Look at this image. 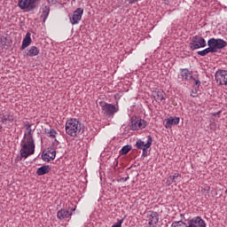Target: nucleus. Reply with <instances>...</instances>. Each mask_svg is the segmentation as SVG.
I'll list each match as a JSON object with an SVG mask.
<instances>
[{"mask_svg":"<svg viewBox=\"0 0 227 227\" xmlns=\"http://www.w3.org/2000/svg\"><path fill=\"white\" fill-rule=\"evenodd\" d=\"M27 132L24 134V137L21 140V149L20 151V160L22 159H27V157L35 154V139L33 138V129H31V124L27 125Z\"/></svg>","mask_w":227,"mask_h":227,"instance_id":"nucleus-1","label":"nucleus"},{"mask_svg":"<svg viewBox=\"0 0 227 227\" xmlns=\"http://www.w3.org/2000/svg\"><path fill=\"white\" fill-rule=\"evenodd\" d=\"M81 129V122L77 119H69L66 121V134L71 136V137H77Z\"/></svg>","mask_w":227,"mask_h":227,"instance_id":"nucleus-2","label":"nucleus"},{"mask_svg":"<svg viewBox=\"0 0 227 227\" xmlns=\"http://www.w3.org/2000/svg\"><path fill=\"white\" fill-rule=\"evenodd\" d=\"M40 0H18V6L23 12H33Z\"/></svg>","mask_w":227,"mask_h":227,"instance_id":"nucleus-3","label":"nucleus"},{"mask_svg":"<svg viewBox=\"0 0 227 227\" xmlns=\"http://www.w3.org/2000/svg\"><path fill=\"white\" fill-rule=\"evenodd\" d=\"M227 43L226 41L218 38H210L207 41V47H210L211 50L213 51V53L217 52V51H221V49H224V47H226Z\"/></svg>","mask_w":227,"mask_h":227,"instance_id":"nucleus-4","label":"nucleus"},{"mask_svg":"<svg viewBox=\"0 0 227 227\" xmlns=\"http://www.w3.org/2000/svg\"><path fill=\"white\" fill-rule=\"evenodd\" d=\"M204 47H207V41L205 40V38L200 35H194L192 38V41L190 43V48L192 51H196L198 49H203Z\"/></svg>","mask_w":227,"mask_h":227,"instance_id":"nucleus-5","label":"nucleus"},{"mask_svg":"<svg viewBox=\"0 0 227 227\" xmlns=\"http://www.w3.org/2000/svg\"><path fill=\"white\" fill-rule=\"evenodd\" d=\"M101 109L104 113V114H106V116H114V114H116V113H118V111H120V108L118 107V106H114L113 104H109V103H103L101 105Z\"/></svg>","mask_w":227,"mask_h":227,"instance_id":"nucleus-6","label":"nucleus"},{"mask_svg":"<svg viewBox=\"0 0 227 227\" xmlns=\"http://www.w3.org/2000/svg\"><path fill=\"white\" fill-rule=\"evenodd\" d=\"M215 79L220 86H227V71L219 69L215 72Z\"/></svg>","mask_w":227,"mask_h":227,"instance_id":"nucleus-7","label":"nucleus"},{"mask_svg":"<svg viewBox=\"0 0 227 227\" xmlns=\"http://www.w3.org/2000/svg\"><path fill=\"white\" fill-rule=\"evenodd\" d=\"M146 125V121L143 119H135L131 121L130 130H141L143 129H145Z\"/></svg>","mask_w":227,"mask_h":227,"instance_id":"nucleus-8","label":"nucleus"},{"mask_svg":"<svg viewBox=\"0 0 227 227\" xmlns=\"http://www.w3.org/2000/svg\"><path fill=\"white\" fill-rule=\"evenodd\" d=\"M82 13H84V9L82 8H77L74 12L73 16L70 18V22L73 26H75V24H79L81 19H82Z\"/></svg>","mask_w":227,"mask_h":227,"instance_id":"nucleus-9","label":"nucleus"},{"mask_svg":"<svg viewBox=\"0 0 227 227\" xmlns=\"http://www.w3.org/2000/svg\"><path fill=\"white\" fill-rule=\"evenodd\" d=\"M153 141V140L152 138V136H148L147 143L143 142V140H137L136 143V146L139 150H143L144 153H146V150L147 148H150V146H152Z\"/></svg>","mask_w":227,"mask_h":227,"instance_id":"nucleus-10","label":"nucleus"},{"mask_svg":"<svg viewBox=\"0 0 227 227\" xmlns=\"http://www.w3.org/2000/svg\"><path fill=\"white\" fill-rule=\"evenodd\" d=\"M187 227H207V223L201 217L195 216L188 222Z\"/></svg>","mask_w":227,"mask_h":227,"instance_id":"nucleus-11","label":"nucleus"},{"mask_svg":"<svg viewBox=\"0 0 227 227\" xmlns=\"http://www.w3.org/2000/svg\"><path fill=\"white\" fill-rule=\"evenodd\" d=\"M164 90L160 89H156L153 91V97L156 102H162V100H166Z\"/></svg>","mask_w":227,"mask_h":227,"instance_id":"nucleus-12","label":"nucleus"},{"mask_svg":"<svg viewBox=\"0 0 227 227\" xmlns=\"http://www.w3.org/2000/svg\"><path fill=\"white\" fill-rule=\"evenodd\" d=\"M42 159L44 162H51V160H54V159H56V151H47L45 153L42 154Z\"/></svg>","mask_w":227,"mask_h":227,"instance_id":"nucleus-13","label":"nucleus"},{"mask_svg":"<svg viewBox=\"0 0 227 227\" xmlns=\"http://www.w3.org/2000/svg\"><path fill=\"white\" fill-rule=\"evenodd\" d=\"M147 218L149 219L148 224L152 226V224H157L159 223V214L157 212H149L147 214Z\"/></svg>","mask_w":227,"mask_h":227,"instance_id":"nucleus-14","label":"nucleus"},{"mask_svg":"<svg viewBox=\"0 0 227 227\" xmlns=\"http://www.w3.org/2000/svg\"><path fill=\"white\" fill-rule=\"evenodd\" d=\"M178 123H180L179 117H169L166 121L165 129H171L173 125H178Z\"/></svg>","mask_w":227,"mask_h":227,"instance_id":"nucleus-15","label":"nucleus"},{"mask_svg":"<svg viewBox=\"0 0 227 227\" xmlns=\"http://www.w3.org/2000/svg\"><path fill=\"white\" fill-rule=\"evenodd\" d=\"M33 40L31 39V33L27 32L23 38L22 44H21V51H24V49H27V47H29L31 45V43Z\"/></svg>","mask_w":227,"mask_h":227,"instance_id":"nucleus-16","label":"nucleus"},{"mask_svg":"<svg viewBox=\"0 0 227 227\" xmlns=\"http://www.w3.org/2000/svg\"><path fill=\"white\" fill-rule=\"evenodd\" d=\"M180 74L183 81H191L192 79V72L188 68L180 69Z\"/></svg>","mask_w":227,"mask_h":227,"instance_id":"nucleus-17","label":"nucleus"},{"mask_svg":"<svg viewBox=\"0 0 227 227\" xmlns=\"http://www.w3.org/2000/svg\"><path fill=\"white\" fill-rule=\"evenodd\" d=\"M40 54V49L36 46H31L27 49V56L29 58H35V56H38Z\"/></svg>","mask_w":227,"mask_h":227,"instance_id":"nucleus-18","label":"nucleus"},{"mask_svg":"<svg viewBox=\"0 0 227 227\" xmlns=\"http://www.w3.org/2000/svg\"><path fill=\"white\" fill-rule=\"evenodd\" d=\"M51 12V8L49 6H44L41 9V20L45 23L47 18L49 17V13Z\"/></svg>","mask_w":227,"mask_h":227,"instance_id":"nucleus-19","label":"nucleus"},{"mask_svg":"<svg viewBox=\"0 0 227 227\" xmlns=\"http://www.w3.org/2000/svg\"><path fill=\"white\" fill-rule=\"evenodd\" d=\"M49 171H51V167L49 165H44V166H42L39 168H37L36 175L38 176H42L43 175H47V173H49Z\"/></svg>","mask_w":227,"mask_h":227,"instance_id":"nucleus-20","label":"nucleus"},{"mask_svg":"<svg viewBox=\"0 0 227 227\" xmlns=\"http://www.w3.org/2000/svg\"><path fill=\"white\" fill-rule=\"evenodd\" d=\"M70 215H72V213L67 209H60L57 214L59 219H68Z\"/></svg>","mask_w":227,"mask_h":227,"instance_id":"nucleus-21","label":"nucleus"},{"mask_svg":"<svg viewBox=\"0 0 227 227\" xmlns=\"http://www.w3.org/2000/svg\"><path fill=\"white\" fill-rule=\"evenodd\" d=\"M179 176V173H175L174 175L169 176L167 179V185H171V184H176V182H178Z\"/></svg>","mask_w":227,"mask_h":227,"instance_id":"nucleus-22","label":"nucleus"},{"mask_svg":"<svg viewBox=\"0 0 227 227\" xmlns=\"http://www.w3.org/2000/svg\"><path fill=\"white\" fill-rule=\"evenodd\" d=\"M214 54V51H212V48H210V46H208L207 48L202 50V51H197L198 56H207V54Z\"/></svg>","mask_w":227,"mask_h":227,"instance_id":"nucleus-23","label":"nucleus"},{"mask_svg":"<svg viewBox=\"0 0 227 227\" xmlns=\"http://www.w3.org/2000/svg\"><path fill=\"white\" fill-rule=\"evenodd\" d=\"M132 150V145H124L122 146V148L121 149V155H127V153H129L130 151Z\"/></svg>","mask_w":227,"mask_h":227,"instance_id":"nucleus-24","label":"nucleus"},{"mask_svg":"<svg viewBox=\"0 0 227 227\" xmlns=\"http://www.w3.org/2000/svg\"><path fill=\"white\" fill-rule=\"evenodd\" d=\"M2 121L3 123H6V121H13V116L6 114L2 116Z\"/></svg>","mask_w":227,"mask_h":227,"instance_id":"nucleus-25","label":"nucleus"},{"mask_svg":"<svg viewBox=\"0 0 227 227\" xmlns=\"http://www.w3.org/2000/svg\"><path fill=\"white\" fill-rule=\"evenodd\" d=\"M170 227H187V223L182 221L173 222Z\"/></svg>","mask_w":227,"mask_h":227,"instance_id":"nucleus-26","label":"nucleus"},{"mask_svg":"<svg viewBox=\"0 0 227 227\" xmlns=\"http://www.w3.org/2000/svg\"><path fill=\"white\" fill-rule=\"evenodd\" d=\"M58 146H59V142L58 140H55L54 142H52L51 148L52 150H54V152H56Z\"/></svg>","mask_w":227,"mask_h":227,"instance_id":"nucleus-27","label":"nucleus"},{"mask_svg":"<svg viewBox=\"0 0 227 227\" xmlns=\"http://www.w3.org/2000/svg\"><path fill=\"white\" fill-rule=\"evenodd\" d=\"M50 137H56L58 136V131L56 129H51L49 132Z\"/></svg>","mask_w":227,"mask_h":227,"instance_id":"nucleus-28","label":"nucleus"},{"mask_svg":"<svg viewBox=\"0 0 227 227\" xmlns=\"http://www.w3.org/2000/svg\"><path fill=\"white\" fill-rule=\"evenodd\" d=\"M121 224H123V218L119 220L117 223H115L112 227H121Z\"/></svg>","mask_w":227,"mask_h":227,"instance_id":"nucleus-29","label":"nucleus"},{"mask_svg":"<svg viewBox=\"0 0 227 227\" xmlns=\"http://www.w3.org/2000/svg\"><path fill=\"white\" fill-rule=\"evenodd\" d=\"M195 86L200 88L201 86V82L200 80L193 79Z\"/></svg>","mask_w":227,"mask_h":227,"instance_id":"nucleus-30","label":"nucleus"},{"mask_svg":"<svg viewBox=\"0 0 227 227\" xmlns=\"http://www.w3.org/2000/svg\"><path fill=\"white\" fill-rule=\"evenodd\" d=\"M127 180H129V176L121 177V178L117 179V182H127Z\"/></svg>","mask_w":227,"mask_h":227,"instance_id":"nucleus-31","label":"nucleus"},{"mask_svg":"<svg viewBox=\"0 0 227 227\" xmlns=\"http://www.w3.org/2000/svg\"><path fill=\"white\" fill-rule=\"evenodd\" d=\"M191 97H192L193 98H196V97H198V92L192 90Z\"/></svg>","mask_w":227,"mask_h":227,"instance_id":"nucleus-32","label":"nucleus"},{"mask_svg":"<svg viewBox=\"0 0 227 227\" xmlns=\"http://www.w3.org/2000/svg\"><path fill=\"white\" fill-rule=\"evenodd\" d=\"M49 4H55L56 0H48Z\"/></svg>","mask_w":227,"mask_h":227,"instance_id":"nucleus-33","label":"nucleus"},{"mask_svg":"<svg viewBox=\"0 0 227 227\" xmlns=\"http://www.w3.org/2000/svg\"><path fill=\"white\" fill-rule=\"evenodd\" d=\"M143 155H144V157H146V151H145H145H143Z\"/></svg>","mask_w":227,"mask_h":227,"instance_id":"nucleus-34","label":"nucleus"},{"mask_svg":"<svg viewBox=\"0 0 227 227\" xmlns=\"http://www.w3.org/2000/svg\"><path fill=\"white\" fill-rule=\"evenodd\" d=\"M225 194L227 195V190L225 191Z\"/></svg>","mask_w":227,"mask_h":227,"instance_id":"nucleus-35","label":"nucleus"},{"mask_svg":"<svg viewBox=\"0 0 227 227\" xmlns=\"http://www.w3.org/2000/svg\"><path fill=\"white\" fill-rule=\"evenodd\" d=\"M205 2H207V0H204Z\"/></svg>","mask_w":227,"mask_h":227,"instance_id":"nucleus-36","label":"nucleus"}]
</instances>
